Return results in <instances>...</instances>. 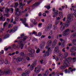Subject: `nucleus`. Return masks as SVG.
Masks as SVG:
<instances>
[{"instance_id": "0eeeda50", "label": "nucleus", "mask_w": 76, "mask_h": 76, "mask_svg": "<svg viewBox=\"0 0 76 76\" xmlns=\"http://www.w3.org/2000/svg\"><path fill=\"white\" fill-rule=\"evenodd\" d=\"M53 12H54L53 13V18H55V17H56L57 16L58 12L57 10H55V8L53 9Z\"/></svg>"}, {"instance_id": "f8f14e48", "label": "nucleus", "mask_w": 76, "mask_h": 76, "mask_svg": "<svg viewBox=\"0 0 76 76\" xmlns=\"http://www.w3.org/2000/svg\"><path fill=\"white\" fill-rule=\"evenodd\" d=\"M59 48L57 46L55 48L53 51V54H56L58 51H59Z\"/></svg>"}, {"instance_id": "f3484780", "label": "nucleus", "mask_w": 76, "mask_h": 76, "mask_svg": "<svg viewBox=\"0 0 76 76\" xmlns=\"http://www.w3.org/2000/svg\"><path fill=\"white\" fill-rule=\"evenodd\" d=\"M40 3L39 2H35L34 4L33 5V7H37L38 6H39L40 4Z\"/></svg>"}, {"instance_id": "680f3d73", "label": "nucleus", "mask_w": 76, "mask_h": 76, "mask_svg": "<svg viewBox=\"0 0 76 76\" xmlns=\"http://www.w3.org/2000/svg\"><path fill=\"white\" fill-rule=\"evenodd\" d=\"M42 25V23H39V24L38 26H39V27H41V25Z\"/></svg>"}, {"instance_id": "aec40b11", "label": "nucleus", "mask_w": 76, "mask_h": 76, "mask_svg": "<svg viewBox=\"0 0 76 76\" xmlns=\"http://www.w3.org/2000/svg\"><path fill=\"white\" fill-rule=\"evenodd\" d=\"M0 20H1V21H4V20H5V18L3 17V16L0 17Z\"/></svg>"}, {"instance_id": "4be33fe9", "label": "nucleus", "mask_w": 76, "mask_h": 76, "mask_svg": "<svg viewBox=\"0 0 76 76\" xmlns=\"http://www.w3.org/2000/svg\"><path fill=\"white\" fill-rule=\"evenodd\" d=\"M20 13H21V12L20 11H19V12H15V15H17V16H20Z\"/></svg>"}, {"instance_id": "e433bc0d", "label": "nucleus", "mask_w": 76, "mask_h": 76, "mask_svg": "<svg viewBox=\"0 0 76 76\" xmlns=\"http://www.w3.org/2000/svg\"><path fill=\"white\" fill-rule=\"evenodd\" d=\"M61 20V18H60L59 17H58L56 19V21L60 22V20Z\"/></svg>"}, {"instance_id": "0e129e2a", "label": "nucleus", "mask_w": 76, "mask_h": 76, "mask_svg": "<svg viewBox=\"0 0 76 76\" xmlns=\"http://www.w3.org/2000/svg\"><path fill=\"white\" fill-rule=\"evenodd\" d=\"M20 9H21V10H23V6H20Z\"/></svg>"}, {"instance_id": "72a5a7b5", "label": "nucleus", "mask_w": 76, "mask_h": 76, "mask_svg": "<svg viewBox=\"0 0 76 76\" xmlns=\"http://www.w3.org/2000/svg\"><path fill=\"white\" fill-rule=\"evenodd\" d=\"M18 5H19V4H18V2H16L15 3V9H16L17 7H18Z\"/></svg>"}, {"instance_id": "338daca9", "label": "nucleus", "mask_w": 76, "mask_h": 76, "mask_svg": "<svg viewBox=\"0 0 76 76\" xmlns=\"http://www.w3.org/2000/svg\"><path fill=\"white\" fill-rule=\"evenodd\" d=\"M74 15L75 16V17L76 18V11H75L74 13Z\"/></svg>"}, {"instance_id": "864d4df0", "label": "nucleus", "mask_w": 76, "mask_h": 76, "mask_svg": "<svg viewBox=\"0 0 76 76\" xmlns=\"http://www.w3.org/2000/svg\"><path fill=\"white\" fill-rule=\"evenodd\" d=\"M32 50V49L31 48H28V51H29V52H31V50Z\"/></svg>"}, {"instance_id": "9b49d317", "label": "nucleus", "mask_w": 76, "mask_h": 76, "mask_svg": "<svg viewBox=\"0 0 76 76\" xmlns=\"http://www.w3.org/2000/svg\"><path fill=\"white\" fill-rule=\"evenodd\" d=\"M50 49H51V48H48V50L45 52L43 55V57H46V56H50Z\"/></svg>"}, {"instance_id": "a18cd8bd", "label": "nucleus", "mask_w": 76, "mask_h": 76, "mask_svg": "<svg viewBox=\"0 0 76 76\" xmlns=\"http://www.w3.org/2000/svg\"><path fill=\"white\" fill-rule=\"evenodd\" d=\"M5 64H9V63L8 62V61L6 59L5 61Z\"/></svg>"}, {"instance_id": "f257e3e1", "label": "nucleus", "mask_w": 76, "mask_h": 76, "mask_svg": "<svg viewBox=\"0 0 76 76\" xmlns=\"http://www.w3.org/2000/svg\"><path fill=\"white\" fill-rule=\"evenodd\" d=\"M20 38L22 39L19 40V41L15 40L14 42H17L18 44H21L22 42H25V44L26 43V42H23L25 41H26L28 38V36H25L24 34H22L20 35Z\"/></svg>"}, {"instance_id": "393cba45", "label": "nucleus", "mask_w": 76, "mask_h": 76, "mask_svg": "<svg viewBox=\"0 0 76 76\" xmlns=\"http://www.w3.org/2000/svg\"><path fill=\"white\" fill-rule=\"evenodd\" d=\"M28 56H29V57H33L34 56V55L32 53H28Z\"/></svg>"}, {"instance_id": "cd10ccee", "label": "nucleus", "mask_w": 76, "mask_h": 76, "mask_svg": "<svg viewBox=\"0 0 76 76\" xmlns=\"http://www.w3.org/2000/svg\"><path fill=\"white\" fill-rule=\"evenodd\" d=\"M72 29L74 30V31H76V26L75 25L72 26Z\"/></svg>"}, {"instance_id": "69168bd1", "label": "nucleus", "mask_w": 76, "mask_h": 76, "mask_svg": "<svg viewBox=\"0 0 76 76\" xmlns=\"http://www.w3.org/2000/svg\"><path fill=\"white\" fill-rule=\"evenodd\" d=\"M56 60L57 61H58V58L57 56L55 58Z\"/></svg>"}, {"instance_id": "2f4dec72", "label": "nucleus", "mask_w": 76, "mask_h": 76, "mask_svg": "<svg viewBox=\"0 0 76 76\" xmlns=\"http://www.w3.org/2000/svg\"><path fill=\"white\" fill-rule=\"evenodd\" d=\"M4 60L2 59L0 61V64H3V63H4Z\"/></svg>"}, {"instance_id": "4d7b16f0", "label": "nucleus", "mask_w": 76, "mask_h": 76, "mask_svg": "<svg viewBox=\"0 0 76 76\" xmlns=\"http://www.w3.org/2000/svg\"><path fill=\"white\" fill-rule=\"evenodd\" d=\"M63 56V55H62V54H59V55L58 56V57L59 58H60L61 57H62V56Z\"/></svg>"}, {"instance_id": "a19ab883", "label": "nucleus", "mask_w": 76, "mask_h": 76, "mask_svg": "<svg viewBox=\"0 0 76 76\" xmlns=\"http://www.w3.org/2000/svg\"><path fill=\"white\" fill-rule=\"evenodd\" d=\"M7 24V22H5L3 25V27L4 28H6V25Z\"/></svg>"}, {"instance_id": "4c0bfd02", "label": "nucleus", "mask_w": 76, "mask_h": 76, "mask_svg": "<svg viewBox=\"0 0 76 76\" xmlns=\"http://www.w3.org/2000/svg\"><path fill=\"white\" fill-rule=\"evenodd\" d=\"M59 13L60 16V17H61V16L62 17V16H63V12H59Z\"/></svg>"}, {"instance_id": "e2e57ef3", "label": "nucleus", "mask_w": 76, "mask_h": 76, "mask_svg": "<svg viewBox=\"0 0 76 76\" xmlns=\"http://www.w3.org/2000/svg\"><path fill=\"white\" fill-rule=\"evenodd\" d=\"M60 23V21H58L56 20V25H58V23Z\"/></svg>"}, {"instance_id": "423d86ee", "label": "nucleus", "mask_w": 76, "mask_h": 76, "mask_svg": "<svg viewBox=\"0 0 76 76\" xmlns=\"http://www.w3.org/2000/svg\"><path fill=\"white\" fill-rule=\"evenodd\" d=\"M41 70V66L39 65L37 67H36L35 68V70L34 72H36L37 74L39 73L40 72V71Z\"/></svg>"}, {"instance_id": "39448f33", "label": "nucleus", "mask_w": 76, "mask_h": 76, "mask_svg": "<svg viewBox=\"0 0 76 76\" xmlns=\"http://www.w3.org/2000/svg\"><path fill=\"white\" fill-rule=\"evenodd\" d=\"M69 32H70V30L69 29H67L65 30L64 31L63 33V35L64 37L66 36L69 35Z\"/></svg>"}, {"instance_id": "c756f323", "label": "nucleus", "mask_w": 76, "mask_h": 76, "mask_svg": "<svg viewBox=\"0 0 76 76\" xmlns=\"http://www.w3.org/2000/svg\"><path fill=\"white\" fill-rule=\"evenodd\" d=\"M8 37H9V34H7L4 37V39H6V38H8Z\"/></svg>"}, {"instance_id": "9d476101", "label": "nucleus", "mask_w": 76, "mask_h": 76, "mask_svg": "<svg viewBox=\"0 0 76 76\" xmlns=\"http://www.w3.org/2000/svg\"><path fill=\"white\" fill-rule=\"evenodd\" d=\"M16 30H17V28L16 27H14L12 29H11V30H8L7 32H9L10 34H11L12 32H15Z\"/></svg>"}, {"instance_id": "f704fd0d", "label": "nucleus", "mask_w": 76, "mask_h": 76, "mask_svg": "<svg viewBox=\"0 0 76 76\" xmlns=\"http://www.w3.org/2000/svg\"><path fill=\"white\" fill-rule=\"evenodd\" d=\"M26 74H29L30 73V70H26L25 72Z\"/></svg>"}, {"instance_id": "ea45409f", "label": "nucleus", "mask_w": 76, "mask_h": 76, "mask_svg": "<svg viewBox=\"0 0 76 76\" xmlns=\"http://www.w3.org/2000/svg\"><path fill=\"white\" fill-rule=\"evenodd\" d=\"M76 52H75L74 53L72 52L71 53V54L72 56H76Z\"/></svg>"}, {"instance_id": "4468645a", "label": "nucleus", "mask_w": 76, "mask_h": 76, "mask_svg": "<svg viewBox=\"0 0 76 76\" xmlns=\"http://www.w3.org/2000/svg\"><path fill=\"white\" fill-rule=\"evenodd\" d=\"M57 40L56 39H55L53 42V44L52 46V48H54L55 47V46L56 45V44H57Z\"/></svg>"}, {"instance_id": "49530a36", "label": "nucleus", "mask_w": 76, "mask_h": 76, "mask_svg": "<svg viewBox=\"0 0 76 76\" xmlns=\"http://www.w3.org/2000/svg\"><path fill=\"white\" fill-rule=\"evenodd\" d=\"M23 44H21L20 46V48H21V50L23 49Z\"/></svg>"}, {"instance_id": "f03ea898", "label": "nucleus", "mask_w": 76, "mask_h": 76, "mask_svg": "<svg viewBox=\"0 0 76 76\" xmlns=\"http://www.w3.org/2000/svg\"><path fill=\"white\" fill-rule=\"evenodd\" d=\"M12 74V72L10 70H5L4 71L0 70V76L1 75H11Z\"/></svg>"}, {"instance_id": "58836bf2", "label": "nucleus", "mask_w": 76, "mask_h": 76, "mask_svg": "<svg viewBox=\"0 0 76 76\" xmlns=\"http://www.w3.org/2000/svg\"><path fill=\"white\" fill-rule=\"evenodd\" d=\"M72 36L74 38H76V33H73L72 34Z\"/></svg>"}, {"instance_id": "ddd939ff", "label": "nucleus", "mask_w": 76, "mask_h": 76, "mask_svg": "<svg viewBox=\"0 0 76 76\" xmlns=\"http://www.w3.org/2000/svg\"><path fill=\"white\" fill-rule=\"evenodd\" d=\"M23 58L20 56L18 57L16 59H15V61H16L17 63L20 62L22 61Z\"/></svg>"}, {"instance_id": "412c9836", "label": "nucleus", "mask_w": 76, "mask_h": 76, "mask_svg": "<svg viewBox=\"0 0 76 76\" xmlns=\"http://www.w3.org/2000/svg\"><path fill=\"white\" fill-rule=\"evenodd\" d=\"M34 67H35L34 64H32L30 67V70H32L34 69Z\"/></svg>"}, {"instance_id": "09e8293b", "label": "nucleus", "mask_w": 76, "mask_h": 76, "mask_svg": "<svg viewBox=\"0 0 76 76\" xmlns=\"http://www.w3.org/2000/svg\"><path fill=\"white\" fill-rule=\"evenodd\" d=\"M75 52V50L73 49V48H72L70 50V52H71L72 53H73V52Z\"/></svg>"}, {"instance_id": "a211bd4d", "label": "nucleus", "mask_w": 76, "mask_h": 76, "mask_svg": "<svg viewBox=\"0 0 76 76\" xmlns=\"http://www.w3.org/2000/svg\"><path fill=\"white\" fill-rule=\"evenodd\" d=\"M67 56H68V53L67 52L65 53L64 56V58L66 59Z\"/></svg>"}, {"instance_id": "2eb2a0df", "label": "nucleus", "mask_w": 76, "mask_h": 76, "mask_svg": "<svg viewBox=\"0 0 76 76\" xmlns=\"http://www.w3.org/2000/svg\"><path fill=\"white\" fill-rule=\"evenodd\" d=\"M66 66L67 67H69V66H67L66 65H64H64H62L60 67V69H62V70H64L66 68Z\"/></svg>"}, {"instance_id": "6e6d98bb", "label": "nucleus", "mask_w": 76, "mask_h": 76, "mask_svg": "<svg viewBox=\"0 0 76 76\" xmlns=\"http://www.w3.org/2000/svg\"><path fill=\"white\" fill-rule=\"evenodd\" d=\"M11 27H12V25L11 24H10L8 25V27L9 28H10Z\"/></svg>"}, {"instance_id": "6e6552de", "label": "nucleus", "mask_w": 76, "mask_h": 76, "mask_svg": "<svg viewBox=\"0 0 76 76\" xmlns=\"http://www.w3.org/2000/svg\"><path fill=\"white\" fill-rule=\"evenodd\" d=\"M20 20L26 26H28V24L26 23V18H20Z\"/></svg>"}, {"instance_id": "774afa93", "label": "nucleus", "mask_w": 76, "mask_h": 76, "mask_svg": "<svg viewBox=\"0 0 76 76\" xmlns=\"http://www.w3.org/2000/svg\"><path fill=\"white\" fill-rule=\"evenodd\" d=\"M22 76H26V75L25 73H23V74Z\"/></svg>"}, {"instance_id": "473e14b6", "label": "nucleus", "mask_w": 76, "mask_h": 76, "mask_svg": "<svg viewBox=\"0 0 76 76\" xmlns=\"http://www.w3.org/2000/svg\"><path fill=\"white\" fill-rule=\"evenodd\" d=\"M59 40L61 41L62 44H64V42H65V41L64 40L62 39H60Z\"/></svg>"}, {"instance_id": "5fc2aeb1", "label": "nucleus", "mask_w": 76, "mask_h": 76, "mask_svg": "<svg viewBox=\"0 0 76 76\" xmlns=\"http://www.w3.org/2000/svg\"><path fill=\"white\" fill-rule=\"evenodd\" d=\"M45 7H46V8H47V9L48 10H49V9H50V6H48L47 7L45 6Z\"/></svg>"}, {"instance_id": "bb28decb", "label": "nucleus", "mask_w": 76, "mask_h": 76, "mask_svg": "<svg viewBox=\"0 0 76 76\" xmlns=\"http://www.w3.org/2000/svg\"><path fill=\"white\" fill-rule=\"evenodd\" d=\"M32 0H24V2H25L27 1V2L29 4L31 2V1Z\"/></svg>"}, {"instance_id": "c03bdc74", "label": "nucleus", "mask_w": 76, "mask_h": 76, "mask_svg": "<svg viewBox=\"0 0 76 76\" xmlns=\"http://www.w3.org/2000/svg\"><path fill=\"white\" fill-rule=\"evenodd\" d=\"M31 21L33 23H34V22H35V20H34V19H31Z\"/></svg>"}, {"instance_id": "79ce46f5", "label": "nucleus", "mask_w": 76, "mask_h": 76, "mask_svg": "<svg viewBox=\"0 0 76 76\" xmlns=\"http://www.w3.org/2000/svg\"><path fill=\"white\" fill-rule=\"evenodd\" d=\"M20 56H25V53H24L23 52H21L20 53Z\"/></svg>"}, {"instance_id": "c9c22d12", "label": "nucleus", "mask_w": 76, "mask_h": 76, "mask_svg": "<svg viewBox=\"0 0 76 76\" xmlns=\"http://www.w3.org/2000/svg\"><path fill=\"white\" fill-rule=\"evenodd\" d=\"M30 53H31V54H34V53H35V50H34V49H32L30 51Z\"/></svg>"}, {"instance_id": "052dcab7", "label": "nucleus", "mask_w": 76, "mask_h": 76, "mask_svg": "<svg viewBox=\"0 0 76 76\" xmlns=\"http://www.w3.org/2000/svg\"><path fill=\"white\" fill-rule=\"evenodd\" d=\"M16 12H19V10L18 8L15 9Z\"/></svg>"}, {"instance_id": "6ab92c4d", "label": "nucleus", "mask_w": 76, "mask_h": 76, "mask_svg": "<svg viewBox=\"0 0 76 76\" xmlns=\"http://www.w3.org/2000/svg\"><path fill=\"white\" fill-rule=\"evenodd\" d=\"M49 74V71L47 70L46 71L45 73L44 74V76H48Z\"/></svg>"}, {"instance_id": "5701e85b", "label": "nucleus", "mask_w": 76, "mask_h": 76, "mask_svg": "<svg viewBox=\"0 0 76 76\" xmlns=\"http://www.w3.org/2000/svg\"><path fill=\"white\" fill-rule=\"evenodd\" d=\"M52 27V24H49L48 25V27L47 28V30L50 29Z\"/></svg>"}, {"instance_id": "7ed1b4c3", "label": "nucleus", "mask_w": 76, "mask_h": 76, "mask_svg": "<svg viewBox=\"0 0 76 76\" xmlns=\"http://www.w3.org/2000/svg\"><path fill=\"white\" fill-rule=\"evenodd\" d=\"M69 21H67L66 22V23H63L62 25L61 26V27L60 28V30L61 31H63L65 29V27L67 28L69 25Z\"/></svg>"}, {"instance_id": "dca6fc26", "label": "nucleus", "mask_w": 76, "mask_h": 76, "mask_svg": "<svg viewBox=\"0 0 76 76\" xmlns=\"http://www.w3.org/2000/svg\"><path fill=\"white\" fill-rule=\"evenodd\" d=\"M12 47L13 48H14L15 49H17L19 48V46L17 44H14L12 45Z\"/></svg>"}, {"instance_id": "bf43d9fd", "label": "nucleus", "mask_w": 76, "mask_h": 76, "mask_svg": "<svg viewBox=\"0 0 76 76\" xmlns=\"http://www.w3.org/2000/svg\"><path fill=\"white\" fill-rule=\"evenodd\" d=\"M40 61L41 64H43V63H42V62L44 61V60L43 59H42Z\"/></svg>"}, {"instance_id": "3c124183", "label": "nucleus", "mask_w": 76, "mask_h": 76, "mask_svg": "<svg viewBox=\"0 0 76 76\" xmlns=\"http://www.w3.org/2000/svg\"><path fill=\"white\" fill-rule=\"evenodd\" d=\"M15 21H18L19 19H18V17H17L15 18Z\"/></svg>"}, {"instance_id": "de8ad7c7", "label": "nucleus", "mask_w": 76, "mask_h": 76, "mask_svg": "<svg viewBox=\"0 0 76 76\" xmlns=\"http://www.w3.org/2000/svg\"><path fill=\"white\" fill-rule=\"evenodd\" d=\"M39 52H40V49H38L36 51V53H38Z\"/></svg>"}, {"instance_id": "b1692460", "label": "nucleus", "mask_w": 76, "mask_h": 76, "mask_svg": "<svg viewBox=\"0 0 76 76\" xmlns=\"http://www.w3.org/2000/svg\"><path fill=\"white\" fill-rule=\"evenodd\" d=\"M14 10V9H13V8H11L10 9L9 12L11 13H13Z\"/></svg>"}, {"instance_id": "c85d7f7f", "label": "nucleus", "mask_w": 76, "mask_h": 76, "mask_svg": "<svg viewBox=\"0 0 76 76\" xmlns=\"http://www.w3.org/2000/svg\"><path fill=\"white\" fill-rule=\"evenodd\" d=\"M5 12L6 13H7V12H9L10 9L7 8H6L5 9Z\"/></svg>"}, {"instance_id": "37998d69", "label": "nucleus", "mask_w": 76, "mask_h": 76, "mask_svg": "<svg viewBox=\"0 0 76 76\" xmlns=\"http://www.w3.org/2000/svg\"><path fill=\"white\" fill-rule=\"evenodd\" d=\"M4 8H5V7H3L1 9L0 8V12H3V9H4Z\"/></svg>"}, {"instance_id": "13d9d810", "label": "nucleus", "mask_w": 76, "mask_h": 76, "mask_svg": "<svg viewBox=\"0 0 76 76\" xmlns=\"http://www.w3.org/2000/svg\"><path fill=\"white\" fill-rule=\"evenodd\" d=\"M72 48L73 49V50H74L75 51H76V47H73Z\"/></svg>"}, {"instance_id": "603ef678", "label": "nucleus", "mask_w": 76, "mask_h": 76, "mask_svg": "<svg viewBox=\"0 0 76 76\" xmlns=\"http://www.w3.org/2000/svg\"><path fill=\"white\" fill-rule=\"evenodd\" d=\"M58 28L57 26H54V28H53V29L54 30H57L58 29Z\"/></svg>"}, {"instance_id": "1a4fd4ad", "label": "nucleus", "mask_w": 76, "mask_h": 76, "mask_svg": "<svg viewBox=\"0 0 76 76\" xmlns=\"http://www.w3.org/2000/svg\"><path fill=\"white\" fill-rule=\"evenodd\" d=\"M73 17V15L72 14H70L69 15H68L67 16V20L66 21V22H67V21H68V22H69V25H70V20L72 19V17Z\"/></svg>"}, {"instance_id": "8fccbe9b", "label": "nucleus", "mask_w": 76, "mask_h": 76, "mask_svg": "<svg viewBox=\"0 0 76 76\" xmlns=\"http://www.w3.org/2000/svg\"><path fill=\"white\" fill-rule=\"evenodd\" d=\"M38 35L39 37H41V36L42 35V33L41 32H39L38 34Z\"/></svg>"}, {"instance_id": "a878e982", "label": "nucleus", "mask_w": 76, "mask_h": 76, "mask_svg": "<svg viewBox=\"0 0 76 76\" xmlns=\"http://www.w3.org/2000/svg\"><path fill=\"white\" fill-rule=\"evenodd\" d=\"M49 43L47 45L50 47V46H51V44L52 43V42H51V40H50L48 41Z\"/></svg>"}, {"instance_id": "7c9ffc66", "label": "nucleus", "mask_w": 76, "mask_h": 76, "mask_svg": "<svg viewBox=\"0 0 76 76\" xmlns=\"http://www.w3.org/2000/svg\"><path fill=\"white\" fill-rule=\"evenodd\" d=\"M10 48H11V47H9L7 48V47H6L4 48V50H5V51H7L9 49H10Z\"/></svg>"}, {"instance_id": "20e7f679", "label": "nucleus", "mask_w": 76, "mask_h": 76, "mask_svg": "<svg viewBox=\"0 0 76 76\" xmlns=\"http://www.w3.org/2000/svg\"><path fill=\"white\" fill-rule=\"evenodd\" d=\"M72 60V58L69 57L67 58L66 60L64 61V65H66L68 66H70V61Z\"/></svg>"}]
</instances>
